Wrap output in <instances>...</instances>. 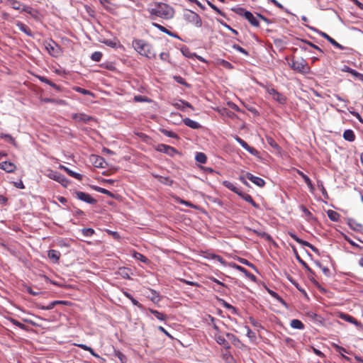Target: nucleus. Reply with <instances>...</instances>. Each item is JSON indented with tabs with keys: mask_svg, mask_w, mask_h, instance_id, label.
<instances>
[{
	"mask_svg": "<svg viewBox=\"0 0 363 363\" xmlns=\"http://www.w3.org/2000/svg\"><path fill=\"white\" fill-rule=\"evenodd\" d=\"M148 11L150 14V18L152 20L155 19V16L164 20H169L173 18L174 14V10L172 7L162 2H154L152 4L150 8L148 9Z\"/></svg>",
	"mask_w": 363,
	"mask_h": 363,
	"instance_id": "1",
	"label": "nucleus"
},
{
	"mask_svg": "<svg viewBox=\"0 0 363 363\" xmlns=\"http://www.w3.org/2000/svg\"><path fill=\"white\" fill-rule=\"evenodd\" d=\"M132 45L135 50L141 55H143L147 58H152L155 57V54L152 52L151 45L147 43L144 40L135 39L133 41Z\"/></svg>",
	"mask_w": 363,
	"mask_h": 363,
	"instance_id": "2",
	"label": "nucleus"
},
{
	"mask_svg": "<svg viewBox=\"0 0 363 363\" xmlns=\"http://www.w3.org/2000/svg\"><path fill=\"white\" fill-rule=\"evenodd\" d=\"M289 65L294 71L303 74H309L311 72V68L306 60L303 58L296 59L295 57H292L289 62Z\"/></svg>",
	"mask_w": 363,
	"mask_h": 363,
	"instance_id": "3",
	"label": "nucleus"
},
{
	"mask_svg": "<svg viewBox=\"0 0 363 363\" xmlns=\"http://www.w3.org/2000/svg\"><path fill=\"white\" fill-rule=\"evenodd\" d=\"M183 17L186 22L191 23L198 28L202 26V20L201 17L199 14L191 10H186L184 12Z\"/></svg>",
	"mask_w": 363,
	"mask_h": 363,
	"instance_id": "4",
	"label": "nucleus"
},
{
	"mask_svg": "<svg viewBox=\"0 0 363 363\" xmlns=\"http://www.w3.org/2000/svg\"><path fill=\"white\" fill-rule=\"evenodd\" d=\"M48 176L50 179L61 184L64 187H67L69 184V180L64 175L56 171L50 170Z\"/></svg>",
	"mask_w": 363,
	"mask_h": 363,
	"instance_id": "5",
	"label": "nucleus"
},
{
	"mask_svg": "<svg viewBox=\"0 0 363 363\" xmlns=\"http://www.w3.org/2000/svg\"><path fill=\"white\" fill-rule=\"evenodd\" d=\"M74 194L75 195V197L79 200L86 202L89 204L96 203V200L91 197V196L89 194L80 191H75Z\"/></svg>",
	"mask_w": 363,
	"mask_h": 363,
	"instance_id": "6",
	"label": "nucleus"
},
{
	"mask_svg": "<svg viewBox=\"0 0 363 363\" xmlns=\"http://www.w3.org/2000/svg\"><path fill=\"white\" fill-rule=\"evenodd\" d=\"M340 318L342 320H344L348 323H350L354 325L357 328L358 330L363 332V324L360 321H359L356 318H354L353 316H352L349 314H347V313H341L340 314Z\"/></svg>",
	"mask_w": 363,
	"mask_h": 363,
	"instance_id": "7",
	"label": "nucleus"
},
{
	"mask_svg": "<svg viewBox=\"0 0 363 363\" xmlns=\"http://www.w3.org/2000/svg\"><path fill=\"white\" fill-rule=\"evenodd\" d=\"M46 50L49 54L53 57H57L61 53L60 47L54 41H51L45 45Z\"/></svg>",
	"mask_w": 363,
	"mask_h": 363,
	"instance_id": "8",
	"label": "nucleus"
},
{
	"mask_svg": "<svg viewBox=\"0 0 363 363\" xmlns=\"http://www.w3.org/2000/svg\"><path fill=\"white\" fill-rule=\"evenodd\" d=\"M155 150L160 152H164L169 156H174L176 153H177V150L169 145L164 144H159L155 147Z\"/></svg>",
	"mask_w": 363,
	"mask_h": 363,
	"instance_id": "9",
	"label": "nucleus"
},
{
	"mask_svg": "<svg viewBox=\"0 0 363 363\" xmlns=\"http://www.w3.org/2000/svg\"><path fill=\"white\" fill-rule=\"evenodd\" d=\"M235 140L247 152L252 155L257 156L259 152L254 147H250L245 140L238 136H235Z\"/></svg>",
	"mask_w": 363,
	"mask_h": 363,
	"instance_id": "10",
	"label": "nucleus"
},
{
	"mask_svg": "<svg viewBox=\"0 0 363 363\" xmlns=\"http://www.w3.org/2000/svg\"><path fill=\"white\" fill-rule=\"evenodd\" d=\"M245 176L247 179L259 187H263L265 185L264 180L259 177L254 176L249 172H247Z\"/></svg>",
	"mask_w": 363,
	"mask_h": 363,
	"instance_id": "11",
	"label": "nucleus"
},
{
	"mask_svg": "<svg viewBox=\"0 0 363 363\" xmlns=\"http://www.w3.org/2000/svg\"><path fill=\"white\" fill-rule=\"evenodd\" d=\"M319 34L320 36L326 39L328 42H330V44H332L334 47L343 50L345 49L344 46L338 43L335 40H334L333 38H331L330 35H328L327 33L320 31Z\"/></svg>",
	"mask_w": 363,
	"mask_h": 363,
	"instance_id": "12",
	"label": "nucleus"
},
{
	"mask_svg": "<svg viewBox=\"0 0 363 363\" xmlns=\"http://www.w3.org/2000/svg\"><path fill=\"white\" fill-rule=\"evenodd\" d=\"M233 267L241 272H242L245 276L246 277H247L248 279H250L251 281H256V277L251 274L250 272H249L245 268H244L243 267H241L240 265H238L236 264H233Z\"/></svg>",
	"mask_w": 363,
	"mask_h": 363,
	"instance_id": "13",
	"label": "nucleus"
},
{
	"mask_svg": "<svg viewBox=\"0 0 363 363\" xmlns=\"http://www.w3.org/2000/svg\"><path fill=\"white\" fill-rule=\"evenodd\" d=\"M0 169H4L6 172L11 173L16 170V166L13 162L6 161L0 163Z\"/></svg>",
	"mask_w": 363,
	"mask_h": 363,
	"instance_id": "14",
	"label": "nucleus"
},
{
	"mask_svg": "<svg viewBox=\"0 0 363 363\" xmlns=\"http://www.w3.org/2000/svg\"><path fill=\"white\" fill-rule=\"evenodd\" d=\"M152 26L154 27L157 28V29H159L160 31L167 34L169 36H172V37L177 38V39H181L177 33H173V32L169 30L168 29H167L165 27L162 26L160 24H158L157 23H152Z\"/></svg>",
	"mask_w": 363,
	"mask_h": 363,
	"instance_id": "15",
	"label": "nucleus"
},
{
	"mask_svg": "<svg viewBox=\"0 0 363 363\" xmlns=\"http://www.w3.org/2000/svg\"><path fill=\"white\" fill-rule=\"evenodd\" d=\"M72 118L77 121L84 122L85 123L91 121L93 118L85 113H74L72 115Z\"/></svg>",
	"mask_w": 363,
	"mask_h": 363,
	"instance_id": "16",
	"label": "nucleus"
},
{
	"mask_svg": "<svg viewBox=\"0 0 363 363\" xmlns=\"http://www.w3.org/2000/svg\"><path fill=\"white\" fill-rule=\"evenodd\" d=\"M342 71L350 73L352 75L355 77L359 80L363 82V74L357 72L355 69L350 68V67L345 65L342 68Z\"/></svg>",
	"mask_w": 363,
	"mask_h": 363,
	"instance_id": "17",
	"label": "nucleus"
},
{
	"mask_svg": "<svg viewBox=\"0 0 363 363\" xmlns=\"http://www.w3.org/2000/svg\"><path fill=\"white\" fill-rule=\"evenodd\" d=\"M61 254L59 251L55 250H50L48 252V258L52 260L53 263H57L60 258Z\"/></svg>",
	"mask_w": 363,
	"mask_h": 363,
	"instance_id": "18",
	"label": "nucleus"
},
{
	"mask_svg": "<svg viewBox=\"0 0 363 363\" xmlns=\"http://www.w3.org/2000/svg\"><path fill=\"white\" fill-rule=\"evenodd\" d=\"M36 77L42 82H44L48 85H50V86H52V88H54L55 90H57V91H61V87L53 83L52 81H50V79H48V78H46L44 76H40V75H37Z\"/></svg>",
	"mask_w": 363,
	"mask_h": 363,
	"instance_id": "19",
	"label": "nucleus"
},
{
	"mask_svg": "<svg viewBox=\"0 0 363 363\" xmlns=\"http://www.w3.org/2000/svg\"><path fill=\"white\" fill-rule=\"evenodd\" d=\"M240 194L238 195L247 202L250 203L252 206H254L256 208H258L259 207V204L255 202L252 197L250 194L243 193L242 191H240Z\"/></svg>",
	"mask_w": 363,
	"mask_h": 363,
	"instance_id": "20",
	"label": "nucleus"
},
{
	"mask_svg": "<svg viewBox=\"0 0 363 363\" xmlns=\"http://www.w3.org/2000/svg\"><path fill=\"white\" fill-rule=\"evenodd\" d=\"M215 339L218 344L220 345H223L225 349H229L230 347L228 341L225 339L223 336L220 335L219 333H215Z\"/></svg>",
	"mask_w": 363,
	"mask_h": 363,
	"instance_id": "21",
	"label": "nucleus"
},
{
	"mask_svg": "<svg viewBox=\"0 0 363 363\" xmlns=\"http://www.w3.org/2000/svg\"><path fill=\"white\" fill-rule=\"evenodd\" d=\"M152 175L157 179V180L163 184H165V185H168V186H172V184H173V181L172 179H171L169 177H162V176H160V175H158V174H152Z\"/></svg>",
	"mask_w": 363,
	"mask_h": 363,
	"instance_id": "22",
	"label": "nucleus"
},
{
	"mask_svg": "<svg viewBox=\"0 0 363 363\" xmlns=\"http://www.w3.org/2000/svg\"><path fill=\"white\" fill-rule=\"evenodd\" d=\"M244 18L247 19L252 26L258 27L259 26V21L250 11H248Z\"/></svg>",
	"mask_w": 363,
	"mask_h": 363,
	"instance_id": "23",
	"label": "nucleus"
},
{
	"mask_svg": "<svg viewBox=\"0 0 363 363\" xmlns=\"http://www.w3.org/2000/svg\"><path fill=\"white\" fill-rule=\"evenodd\" d=\"M60 168L61 169H63L64 171H65L70 177H72L78 180H82V175L79 174V173H77L71 169H69L68 167L64 166V165H60Z\"/></svg>",
	"mask_w": 363,
	"mask_h": 363,
	"instance_id": "24",
	"label": "nucleus"
},
{
	"mask_svg": "<svg viewBox=\"0 0 363 363\" xmlns=\"http://www.w3.org/2000/svg\"><path fill=\"white\" fill-rule=\"evenodd\" d=\"M64 304L65 303V301H54L51 303H50L47 306H43V305H39L38 304L37 305V307L40 309H42V310H51L56 305H58V304Z\"/></svg>",
	"mask_w": 363,
	"mask_h": 363,
	"instance_id": "25",
	"label": "nucleus"
},
{
	"mask_svg": "<svg viewBox=\"0 0 363 363\" xmlns=\"http://www.w3.org/2000/svg\"><path fill=\"white\" fill-rule=\"evenodd\" d=\"M99 2L107 11L112 13L114 12L116 7L109 0H99Z\"/></svg>",
	"mask_w": 363,
	"mask_h": 363,
	"instance_id": "26",
	"label": "nucleus"
},
{
	"mask_svg": "<svg viewBox=\"0 0 363 363\" xmlns=\"http://www.w3.org/2000/svg\"><path fill=\"white\" fill-rule=\"evenodd\" d=\"M183 122L186 126L193 129H199L201 128V125L198 122L193 121L189 118H184Z\"/></svg>",
	"mask_w": 363,
	"mask_h": 363,
	"instance_id": "27",
	"label": "nucleus"
},
{
	"mask_svg": "<svg viewBox=\"0 0 363 363\" xmlns=\"http://www.w3.org/2000/svg\"><path fill=\"white\" fill-rule=\"evenodd\" d=\"M297 172V174L301 177V178L304 180V182H306V184H307V186H308V188L313 191L314 189V187H313V185L312 184V182L311 180L310 179V178L306 175L303 172L297 169L296 170Z\"/></svg>",
	"mask_w": 363,
	"mask_h": 363,
	"instance_id": "28",
	"label": "nucleus"
},
{
	"mask_svg": "<svg viewBox=\"0 0 363 363\" xmlns=\"http://www.w3.org/2000/svg\"><path fill=\"white\" fill-rule=\"evenodd\" d=\"M16 26L24 33H26L28 36H33V33L31 30L23 23L21 21H18L16 23Z\"/></svg>",
	"mask_w": 363,
	"mask_h": 363,
	"instance_id": "29",
	"label": "nucleus"
},
{
	"mask_svg": "<svg viewBox=\"0 0 363 363\" xmlns=\"http://www.w3.org/2000/svg\"><path fill=\"white\" fill-rule=\"evenodd\" d=\"M22 11L29 13L32 17H33L35 19L38 18L39 13L35 9H33L30 6H23Z\"/></svg>",
	"mask_w": 363,
	"mask_h": 363,
	"instance_id": "30",
	"label": "nucleus"
},
{
	"mask_svg": "<svg viewBox=\"0 0 363 363\" xmlns=\"http://www.w3.org/2000/svg\"><path fill=\"white\" fill-rule=\"evenodd\" d=\"M149 311L155 315V317L161 320V321H166L167 319V315L163 313H161L157 310L149 308Z\"/></svg>",
	"mask_w": 363,
	"mask_h": 363,
	"instance_id": "31",
	"label": "nucleus"
},
{
	"mask_svg": "<svg viewBox=\"0 0 363 363\" xmlns=\"http://www.w3.org/2000/svg\"><path fill=\"white\" fill-rule=\"evenodd\" d=\"M223 184L225 187L230 189L237 194H240V191H241L239 188L236 187L232 182L229 181H223Z\"/></svg>",
	"mask_w": 363,
	"mask_h": 363,
	"instance_id": "32",
	"label": "nucleus"
},
{
	"mask_svg": "<svg viewBox=\"0 0 363 363\" xmlns=\"http://www.w3.org/2000/svg\"><path fill=\"white\" fill-rule=\"evenodd\" d=\"M343 138L345 140L353 142L355 140V135L353 132V130L350 129H347L344 131L343 133Z\"/></svg>",
	"mask_w": 363,
	"mask_h": 363,
	"instance_id": "33",
	"label": "nucleus"
},
{
	"mask_svg": "<svg viewBox=\"0 0 363 363\" xmlns=\"http://www.w3.org/2000/svg\"><path fill=\"white\" fill-rule=\"evenodd\" d=\"M225 335L235 346L240 347L241 342L238 337H237L234 334L230 333H227Z\"/></svg>",
	"mask_w": 363,
	"mask_h": 363,
	"instance_id": "34",
	"label": "nucleus"
},
{
	"mask_svg": "<svg viewBox=\"0 0 363 363\" xmlns=\"http://www.w3.org/2000/svg\"><path fill=\"white\" fill-rule=\"evenodd\" d=\"M327 215L330 220L334 222L338 221L340 218V215L333 210H328L327 211Z\"/></svg>",
	"mask_w": 363,
	"mask_h": 363,
	"instance_id": "35",
	"label": "nucleus"
},
{
	"mask_svg": "<svg viewBox=\"0 0 363 363\" xmlns=\"http://www.w3.org/2000/svg\"><path fill=\"white\" fill-rule=\"evenodd\" d=\"M7 4L11 6L15 10H21L23 8V4L16 0H7Z\"/></svg>",
	"mask_w": 363,
	"mask_h": 363,
	"instance_id": "36",
	"label": "nucleus"
},
{
	"mask_svg": "<svg viewBox=\"0 0 363 363\" xmlns=\"http://www.w3.org/2000/svg\"><path fill=\"white\" fill-rule=\"evenodd\" d=\"M288 234L289 235V236L293 238L295 241H296L298 243L302 245H304V246H307V247H309L311 245V243H309L307 241H305V240H303L301 239H300L296 234H294V233L292 232H289Z\"/></svg>",
	"mask_w": 363,
	"mask_h": 363,
	"instance_id": "37",
	"label": "nucleus"
},
{
	"mask_svg": "<svg viewBox=\"0 0 363 363\" xmlns=\"http://www.w3.org/2000/svg\"><path fill=\"white\" fill-rule=\"evenodd\" d=\"M290 325L291 328L294 329H304V324L300 320L298 319H293L290 323Z\"/></svg>",
	"mask_w": 363,
	"mask_h": 363,
	"instance_id": "38",
	"label": "nucleus"
},
{
	"mask_svg": "<svg viewBox=\"0 0 363 363\" xmlns=\"http://www.w3.org/2000/svg\"><path fill=\"white\" fill-rule=\"evenodd\" d=\"M123 294L125 295V297H127L128 299L131 301L132 303L134 306H136L141 309L143 308V306L140 303H139L130 293L127 291H123Z\"/></svg>",
	"mask_w": 363,
	"mask_h": 363,
	"instance_id": "39",
	"label": "nucleus"
},
{
	"mask_svg": "<svg viewBox=\"0 0 363 363\" xmlns=\"http://www.w3.org/2000/svg\"><path fill=\"white\" fill-rule=\"evenodd\" d=\"M75 345L85 351L89 352L90 354L91 355H93L94 357H99V356L96 353H95L94 350L91 347H90L86 345H84V344H75Z\"/></svg>",
	"mask_w": 363,
	"mask_h": 363,
	"instance_id": "40",
	"label": "nucleus"
},
{
	"mask_svg": "<svg viewBox=\"0 0 363 363\" xmlns=\"http://www.w3.org/2000/svg\"><path fill=\"white\" fill-rule=\"evenodd\" d=\"M295 252H296L295 251ZM296 259L298 261L299 263L301 264L302 266L304 267V268L312 275L314 274V272L310 268V267L306 264V262L305 261H303L301 257L300 256L296 253Z\"/></svg>",
	"mask_w": 363,
	"mask_h": 363,
	"instance_id": "41",
	"label": "nucleus"
},
{
	"mask_svg": "<svg viewBox=\"0 0 363 363\" xmlns=\"http://www.w3.org/2000/svg\"><path fill=\"white\" fill-rule=\"evenodd\" d=\"M272 98L274 100L277 101L280 104H284L286 102V98L282 94L278 91Z\"/></svg>",
	"mask_w": 363,
	"mask_h": 363,
	"instance_id": "42",
	"label": "nucleus"
},
{
	"mask_svg": "<svg viewBox=\"0 0 363 363\" xmlns=\"http://www.w3.org/2000/svg\"><path fill=\"white\" fill-rule=\"evenodd\" d=\"M231 11H233L236 14L245 17V15L248 13L249 11L245 10L242 7H233L231 9Z\"/></svg>",
	"mask_w": 363,
	"mask_h": 363,
	"instance_id": "43",
	"label": "nucleus"
},
{
	"mask_svg": "<svg viewBox=\"0 0 363 363\" xmlns=\"http://www.w3.org/2000/svg\"><path fill=\"white\" fill-rule=\"evenodd\" d=\"M0 138L5 139L8 143H10L14 146H16V142L15 139L9 134L1 133Z\"/></svg>",
	"mask_w": 363,
	"mask_h": 363,
	"instance_id": "44",
	"label": "nucleus"
},
{
	"mask_svg": "<svg viewBox=\"0 0 363 363\" xmlns=\"http://www.w3.org/2000/svg\"><path fill=\"white\" fill-rule=\"evenodd\" d=\"M160 132L167 136V137H169V138H175V139H179V136L177 133H175L174 132H172L171 130H168L167 129H164V128H161L160 130Z\"/></svg>",
	"mask_w": 363,
	"mask_h": 363,
	"instance_id": "45",
	"label": "nucleus"
},
{
	"mask_svg": "<svg viewBox=\"0 0 363 363\" xmlns=\"http://www.w3.org/2000/svg\"><path fill=\"white\" fill-rule=\"evenodd\" d=\"M348 224L352 230L358 232L361 231L363 228L361 224L356 223L354 220H349Z\"/></svg>",
	"mask_w": 363,
	"mask_h": 363,
	"instance_id": "46",
	"label": "nucleus"
},
{
	"mask_svg": "<svg viewBox=\"0 0 363 363\" xmlns=\"http://www.w3.org/2000/svg\"><path fill=\"white\" fill-rule=\"evenodd\" d=\"M93 157L95 159L94 165L96 167H101V168L104 167V164L106 163V161L103 157H99V156H93Z\"/></svg>",
	"mask_w": 363,
	"mask_h": 363,
	"instance_id": "47",
	"label": "nucleus"
},
{
	"mask_svg": "<svg viewBox=\"0 0 363 363\" xmlns=\"http://www.w3.org/2000/svg\"><path fill=\"white\" fill-rule=\"evenodd\" d=\"M195 160L199 163L205 164L207 160V157L203 152H198L196 155Z\"/></svg>",
	"mask_w": 363,
	"mask_h": 363,
	"instance_id": "48",
	"label": "nucleus"
},
{
	"mask_svg": "<svg viewBox=\"0 0 363 363\" xmlns=\"http://www.w3.org/2000/svg\"><path fill=\"white\" fill-rule=\"evenodd\" d=\"M250 230L261 238H265L267 240L271 239V236L264 231H259L255 229H250Z\"/></svg>",
	"mask_w": 363,
	"mask_h": 363,
	"instance_id": "49",
	"label": "nucleus"
},
{
	"mask_svg": "<svg viewBox=\"0 0 363 363\" xmlns=\"http://www.w3.org/2000/svg\"><path fill=\"white\" fill-rule=\"evenodd\" d=\"M105 45H106L108 47L115 48H117L118 45H120V43L118 41L113 40H105L103 42Z\"/></svg>",
	"mask_w": 363,
	"mask_h": 363,
	"instance_id": "50",
	"label": "nucleus"
},
{
	"mask_svg": "<svg viewBox=\"0 0 363 363\" xmlns=\"http://www.w3.org/2000/svg\"><path fill=\"white\" fill-rule=\"evenodd\" d=\"M315 264L321 269L322 272L325 275H326L327 277H329L330 275V271L327 267L323 266L321 263L318 261L315 262Z\"/></svg>",
	"mask_w": 363,
	"mask_h": 363,
	"instance_id": "51",
	"label": "nucleus"
},
{
	"mask_svg": "<svg viewBox=\"0 0 363 363\" xmlns=\"http://www.w3.org/2000/svg\"><path fill=\"white\" fill-rule=\"evenodd\" d=\"M94 189L96 191H97L98 192L104 194H106V195H108V196H110L111 198L113 197V194L111 191H109L108 190H107L106 189H104V188H101V187H99V186H95Z\"/></svg>",
	"mask_w": 363,
	"mask_h": 363,
	"instance_id": "52",
	"label": "nucleus"
},
{
	"mask_svg": "<svg viewBox=\"0 0 363 363\" xmlns=\"http://www.w3.org/2000/svg\"><path fill=\"white\" fill-rule=\"evenodd\" d=\"M82 233L85 237H91L94 234L95 231L94 229L88 228L82 229Z\"/></svg>",
	"mask_w": 363,
	"mask_h": 363,
	"instance_id": "53",
	"label": "nucleus"
},
{
	"mask_svg": "<svg viewBox=\"0 0 363 363\" xmlns=\"http://www.w3.org/2000/svg\"><path fill=\"white\" fill-rule=\"evenodd\" d=\"M207 1V4L209 5V6L213 9L218 14L223 16V17H226V15L225 13H223L221 10H220L217 6H216L214 4H213L212 3H211L209 1Z\"/></svg>",
	"mask_w": 363,
	"mask_h": 363,
	"instance_id": "54",
	"label": "nucleus"
},
{
	"mask_svg": "<svg viewBox=\"0 0 363 363\" xmlns=\"http://www.w3.org/2000/svg\"><path fill=\"white\" fill-rule=\"evenodd\" d=\"M102 53L101 52H94L91 55V59L94 62H99L102 57Z\"/></svg>",
	"mask_w": 363,
	"mask_h": 363,
	"instance_id": "55",
	"label": "nucleus"
},
{
	"mask_svg": "<svg viewBox=\"0 0 363 363\" xmlns=\"http://www.w3.org/2000/svg\"><path fill=\"white\" fill-rule=\"evenodd\" d=\"M222 305L225 308L231 310L233 313H237V309L225 301L222 300Z\"/></svg>",
	"mask_w": 363,
	"mask_h": 363,
	"instance_id": "56",
	"label": "nucleus"
},
{
	"mask_svg": "<svg viewBox=\"0 0 363 363\" xmlns=\"http://www.w3.org/2000/svg\"><path fill=\"white\" fill-rule=\"evenodd\" d=\"M233 48L238 50V52H241L242 54L245 55V56L249 55L248 51H247L243 48L240 47L239 45H237V44L233 45Z\"/></svg>",
	"mask_w": 363,
	"mask_h": 363,
	"instance_id": "57",
	"label": "nucleus"
},
{
	"mask_svg": "<svg viewBox=\"0 0 363 363\" xmlns=\"http://www.w3.org/2000/svg\"><path fill=\"white\" fill-rule=\"evenodd\" d=\"M174 79L179 84L184 85L185 86H189V84L186 83L185 79L181 76H174Z\"/></svg>",
	"mask_w": 363,
	"mask_h": 363,
	"instance_id": "58",
	"label": "nucleus"
},
{
	"mask_svg": "<svg viewBox=\"0 0 363 363\" xmlns=\"http://www.w3.org/2000/svg\"><path fill=\"white\" fill-rule=\"evenodd\" d=\"M74 89L79 92V93H81L84 95H92V93L89 91V90H87V89H83L82 87H79V86H76L74 88Z\"/></svg>",
	"mask_w": 363,
	"mask_h": 363,
	"instance_id": "59",
	"label": "nucleus"
},
{
	"mask_svg": "<svg viewBox=\"0 0 363 363\" xmlns=\"http://www.w3.org/2000/svg\"><path fill=\"white\" fill-rule=\"evenodd\" d=\"M218 22H219L223 27H225L227 29H228L230 31H231L235 35H238V32L236 30L232 28L229 25H228L223 21L218 19Z\"/></svg>",
	"mask_w": 363,
	"mask_h": 363,
	"instance_id": "60",
	"label": "nucleus"
},
{
	"mask_svg": "<svg viewBox=\"0 0 363 363\" xmlns=\"http://www.w3.org/2000/svg\"><path fill=\"white\" fill-rule=\"evenodd\" d=\"M267 142L273 148L278 149L279 147V145L271 137H267Z\"/></svg>",
	"mask_w": 363,
	"mask_h": 363,
	"instance_id": "61",
	"label": "nucleus"
},
{
	"mask_svg": "<svg viewBox=\"0 0 363 363\" xmlns=\"http://www.w3.org/2000/svg\"><path fill=\"white\" fill-rule=\"evenodd\" d=\"M134 257L142 262L147 263L148 262V259L139 252H135Z\"/></svg>",
	"mask_w": 363,
	"mask_h": 363,
	"instance_id": "62",
	"label": "nucleus"
},
{
	"mask_svg": "<svg viewBox=\"0 0 363 363\" xmlns=\"http://www.w3.org/2000/svg\"><path fill=\"white\" fill-rule=\"evenodd\" d=\"M269 294L274 297V298H276L277 301H279L280 303H281L282 304H284L286 305V303L285 301L283 300V298H281L277 293L274 292V291H271L269 290Z\"/></svg>",
	"mask_w": 363,
	"mask_h": 363,
	"instance_id": "63",
	"label": "nucleus"
},
{
	"mask_svg": "<svg viewBox=\"0 0 363 363\" xmlns=\"http://www.w3.org/2000/svg\"><path fill=\"white\" fill-rule=\"evenodd\" d=\"M11 322L12 323V324H13V325H16V326L18 327L19 328H21V329H22V330H25V329H26V326L24 324H23V323H20L19 321H18V320H16V319H13V318H11Z\"/></svg>",
	"mask_w": 363,
	"mask_h": 363,
	"instance_id": "64",
	"label": "nucleus"
}]
</instances>
